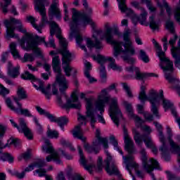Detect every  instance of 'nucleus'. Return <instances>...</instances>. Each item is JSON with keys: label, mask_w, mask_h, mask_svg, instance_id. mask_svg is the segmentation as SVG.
I'll list each match as a JSON object with an SVG mask.
<instances>
[{"label": "nucleus", "mask_w": 180, "mask_h": 180, "mask_svg": "<svg viewBox=\"0 0 180 180\" xmlns=\"http://www.w3.org/2000/svg\"><path fill=\"white\" fill-rule=\"evenodd\" d=\"M86 102V116L81 114H78L77 120L79 122V124L75 127L73 130L72 135L75 139H79L82 140L84 143V150L91 154L94 153V154H98L101 151V144L98 141H94L92 146L89 143L85 142L86 141V137L84 136V131L81 129L82 124L86 126V122H90V124L93 129H95V123L96 122V117H95V110H94V105L92 104V100L89 98H85Z\"/></svg>", "instance_id": "nucleus-1"}, {"label": "nucleus", "mask_w": 180, "mask_h": 180, "mask_svg": "<svg viewBox=\"0 0 180 180\" xmlns=\"http://www.w3.org/2000/svg\"><path fill=\"white\" fill-rule=\"evenodd\" d=\"M112 32H113V29L106 25L105 37L107 43H110V44L114 46V57H118L120 53H122L124 55L122 56L124 61H127L129 64H133L134 58L130 57V56H134L136 51L130 40V30L126 29L124 32L123 39L125 43L113 40Z\"/></svg>", "instance_id": "nucleus-2"}, {"label": "nucleus", "mask_w": 180, "mask_h": 180, "mask_svg": "<svg viewBox=\"0 0 180 180\" xmlns=\"http://www.w3.org/2000/svg\"><path fill=\"white\" fill-rule=\"evenodd\" d=\"M113 89L115 90V92H117L116 84H112L107 89L101 90V94L98 96V99L96 101V109L100 110V113L102 115L105 112L106 103H108L109 101H110L109 108L110 117L116 126H119V119L122 117V111L119 109V105H117V98L115 97L110 98V96L109 95V92L113 91Z\"/></svg>", "instance_id": "nucleus-3"}, {"label": "nucleus", "mask_w": 180, "mask_h": 180, "mask_svg": "<svg viewBox=\"0 0 180 180\" xmlns=\"http://www.w3.org/2000/svg\"><path fill=\"white\" fill-rule=\"evenodd\" d=\"M51 26V36H54L56 33V37L59 39V43L60 44V49L58 50V53H55L54 51L50 52L51 56L56 54L62 55V68L66 75V77H71V71L73 68L70 64L72 61V55L70 53V51L67 49L68 42L61 36V28L58 27V25L56 22L52 21L50 22Z\"/></svg>", "instance_id": "nucleus-4"}, {"label": "nucleus", "mask_w": 180, "mask_h": 180, "mask_svg": "<svg viewBox=\"0 0 180 180\" xmlns=\"http://www.w3.org/2000/svg\"><path fill=\"white\" fill-rule=\"evenodd\" d=\"M72 22L70 23V34L69 39L72 40L74 38L76 39V43L82 49L84 50L85 53H88V49H86V46L85 45H82V41H84V38H82V35L78 30V26L79 25H82L85 26L86 25H91V27L95 29L96 27V25L95 22L92 21V19L88 16V15L85 13H79L75 8H72Z\"/></svg>", "instance_id": "nucleus-5"}, {"label": "nucleus", "mask_w": 180, "mask_h": 180, "mask_svg": "<svg viewBox=\"0 0 180 180\" xmlns=\"http://www.w3.org/2000/svg\"><path fill=\"white\" fill-rule=\"evenodd\" d=\"M138 98L141 101V103L144 105L146 103V101H148L151 104V112L160 119V113L158 112V106H160V99L158 96V93L155 90H151L149 93L148 96L146 94V86H141V91L139 93Z\"/></svg>", "instance_id": "nucleus-6"}, {"label": "nucleus", "mask_w": 180, "mask_h": 180, "mask_svg": "<svg viewBox=\"0 0 180 180\" xmlns=\"http://www.w3.org/2000/svg\"><path fill=\"white\" fill-rule=\"evenodd\" d=\"M61 60H60V56H55L52 59V67L56 75V82L59 86V91L62 95H64L67 98V94H65V91L68 89V81L65 78V75L61 74Z\"/></svg>", "instance_id": "nucleus-7"}, {"label": "nucleus", "mask_w": 180, "mask_h": 180, "mask_svg": "<svg viewBox=\"0 0 180 180\" xmlns=\"http://www.w3.org/2000/svg\"><path fill=\"white\" fill-rule=\"evenodd\" d=\"M4 25L7 29L6 31V37L7 39H9V37H15V39H18V34H15V30L16 29L15 25H18L17 29L19 32H21V33H26V29L23 28V25H22V21H20V20L11 18L10 20H6L4 21Z\"/></svg>", "instance_id": "nucleus-8"}, {"label": "nucleus", "mask_w": 180, "mask_h": 180, "mask_svg": "<svg viewBox=\"0 0 180 180\" xmlns=\"http://www.w3.org/2000/svg\"><path fill=\"white\" fill-rule=\"evenodd\" d=\"M160 59V66L165 73V78L169 82L172 84L176 79L172 77V72H174V63L165 57V52H163V55H158Z\"/></svg>", "instance_id": "nucleus-9"}, {"label": "nucleus", "mask_w": 180, "mask_h": 180, "mask_svg": "<svg viewBox=\"0 0 180 180\" xmlns=\"http://www.w3.org/2000/svg\"><path fill=\"white\" fill-rule=\"evenodd\" d=\"M21 78L22 79H30V81H34L35 83H33V85L36 89L39 90L46 96L47 99H50L51 96V93L50 92V89L51 86L49 84L46 88L44 89V83L41 82L40 79H37L36 77L33 75L32 73L29 72H25L24 74L21 75Z\"/></svg>", "instance_id": "nucleus-10"}, {"label": "nucleus", "mask_w": 180, "mask_h": 180, "mask_svg": "<svg viewBox=\"0 0 180 180\" xmlns=\"http://www.w3.org/2000/svg\"><path fill=\"white\" fill-rule=\"evenodd\" d=\"M44 141L46 146H42V150L44 153H46V154H51L46 158V162H51V161H54L56 164H61V160H60V155L58 153L54 150V148L51 146V143H50V140L43 138Z\"/></svg>", "instance_id": "nucleus-11"}, {"label": "nucleus", "mask_w": 180, "mask_h": 180, "mask_svg": "<svg viewBox=\"0 0 180 180\" xmlns=\"http://www.w3.org/2000/svg\"><path fill=\"white\" fill-rule=\"evenodd\" d=\"M102 34H103V31L102 30H97L93 34V37L95 39L94 42L90 38L85 39L86 46L89 50H92L94 47L96 50H102L103 49L102 41H99V39L103 40V36Z\"/></svg>", "instance_id": "nucleus-12"}, {"label": "nucleus", "mask_w": 180, "mask_h": 180, "mask_svg": "<svg viewBox=\"0 0 180 180\" xmlns=\"http://www.w3.org/2000/svg\"><path fill=\"white\" fill-rule=\"evenodd\" d=\"M56 98L58 105L63 109H66V110H69V109H81V103H75V102H78V96L75 93L72 94L71 99L67 98L65 104L63 102L60 95H57Z\"/></svg>", "instance_id": "nucleus-13"}, {"label": "nucleus", "mask_w": 180, "mask_h": 180, "mask_svg": "<svg viewBox=\"0 0 180 180\" xmlns=\"http://www.w3.org/2000/svg\"><path fill=\"white\" fill-rule=\"evenodd\" d=\"M133 134L135 143L138 144V146H139L140 147H141V146L143 145V141L145 143L146 147H148V148H151L154 146V143L153 142L151 137L146 134L141 135L136 129H133Z\"/></svg>", "instance_id": "nucleus-14"}, {"label": "nucleus", "mask_w": 180, "mask_h": 180, "mask_svg": "<svg viewBox=\"0 0 180 180\" xmlns=\"http://www.w3.org/2000/svg\"><path fill=\"white\" fill-rule=\"evenodd\" d=\"M105 153L107 155V159L105 160V171L109 174V175H120L119 170L115 165V161L112 160V156L109 151L107 150H105Z\"/></svg>", "instance_id": "nucleus-15"}, {"label": "nucleus", "mask_w": 180, "mask_h": 180, "mask_svg": "<svg viewBox=\"0 0 180 180\" xmlns=\"http://www.w3.org/2000/svg\"><path fill=\"white\" fill-rule=\"evenodd\" d=\"M34 4L35 9L42 15V23H48L49 21L46 15V6L50 5L49 0H36Z\"/></svg>", "instance_id": "nucleus-16"}, {"label": "nucleus", "mask_w": 180, "mask_h": 180, "mask_svg": "<svg viewBox=\"0 0 180 180\" xmlns=\"http://www.w3.org/2000/svg\"><path fill=\"white\" fill-rule=\"evenodd\" d=\"M22 49L26 50V51H30V50H33L34 53L37 54L40 58H44L43 54L40 49L37 47V40L33 39V38H28L27 41V46H23Z\"/></svg>", "instance_id": "nucleus-17"}, {"label": "nucleus", "mask_w": 180, "mask_h": 180, "mask_svg": "<svg viewBox=\"0 0 180 180\" xmlns=\"http://www.w3.org/2000/svg\"><path fill=\"white\" fill-rule=\"evenodd\" d=\"M18 130L19 133H23L24 136H25L28 140H33V134L32 133V130L27 127V124L23 118L19 119Z\"/></svg>", "instance_id": "nucleus-18"}, {"label": "nucleus", "mask_w": 180, "mask_h": 180, "mask_svg": "<svg viewBox=\"0 0 180 180\" xmlns=\"http://www.w3.org/2000/svg\"><path fill=\"white\" fill-rule=\"evenodd\" d=\"M123 132L125 150L129 153V154H133V153H134V142L133 141V139L130 138V136H129L126 127H123Z\"/></svg>", "instance_id": "nucleus-19"}, {"label": "nucleus", "mask_w": 180, "mask_h": 180, "mask_svg": "<svg viewBox=\"0 0 180 180\" xmlns=\"http://www.w3.org/2000/svg\"><path fill=\"white\" fill-rule=\"evenodd\" d=\"M160 139V141L162 143V146L160 147L159 150H160L162 157L166 161H169L171 158L169 157V146L167 144V141L165 140V136L161 139Z\"/></svg>", "instance_id": "nucleus-20"}, {"label": "nucleus", "mask_w": 180, "mask_h": 180, "mask_svg": "<svg viewBox=\"0 0 180 180\" xmlns=\"http://www.w3.org/2000/svg\"><path fill=\"white\" fill-rule=\"evenodd\" d=\"M117 1L118 2L119 9L122 13H126L129 18L136 17L134 11L131 8H128L127 6H126V0H117Z\"/></svg>", "instance_id": "nucleus-21"}, {"label": "nucleus", "mask_w": 180, "mask_h": 180, "mask_svg": "<svg viewBox=\"0 0 180 180\" xmlns=\"http://www.w3.org/2000/svg\"><path fill=\"white\" fill-rule=\"evenodd\" d=\"M122 159L124 160V164L126 165V169H127L130 175H131V170H130V168H139V165L135 162H133L134 158L131 155H129L127 157L123 155Z\"/></svg>", "instance_id": "nucleus-22"}, {"label": "nucleus", "mask_w": 180, "mask_h": 180, "mask_svg": "<svg viewBox=\"0 0 180 180\" xmlns=\"http://www.w3.org/2000/svg\"><path fill=\"white\" fill-rule=\"evenodd\" d=\"M141 160L143 162V167L145 170H146V172H150V168L153 169V163L150 162V164H148L147 162L148 161V158H147V152H146V149H141ZM151 160L154 159H150V162H151Z\"/></svg>", "instance_id": "nucleus-23"}, {"label": "nucleus", "mask_w": 180, "mask_h": 180, "mask_svg": "<svg viewBox=\"0 0 180 180\" xmlns=\"http://www.w3.org/2000/svg\"><path fill=\"white\" fill-rule=\"evenodd\" d=\"M77 150L79 151V157H80V163L83 167L89 171L90 174H92V169L95 168V166L94 165H86V160H85V157L84 156V152L82 151V149L81 148V146H77Z\"/></svg>", "instance_id": "nucleus-24"}, {"label": "nucleus", "mask_w": 180, "mask_h": 180, "mask_svg": "<svg viewBox=\"0 0 180 180\" xmlns=\"http://www.w3.org/2000/svg\"><path fill=\"white\" fill-rule=\"evenodd\" d=\"M96 137L97 140H95L94 141H98L100 145H103L104 150H108L109 148V141L108 140V138H102L101 136V131L99 129L96 130Z\"/></svg>", "instance_id": "nucleus-25"}, {"label": "nucleus", "mask_w": 180, "mask_h": 180, "mask_svg": "<svg viewBox=\"0 0 180 180\" xmlns=\"http://www.w3.org/2000/svg\"><path fill=\"white\" fill-rule=\"evenodd\" d=\"M8 75L11 77V78H18V77L20 75L19 68H13L12 63L8 62Z\"/></svg>", "instance_id": "nucleus-26"}, {"label": "nucleus", "mask_w": 180, "mask_h": 180, "mask_svg": "<svg viewBox=\"0 0 180 180\" xmlns=\"http://www.w3.org/2000/svg\"><path fill=\"white\" fill-rule=\"evenodd\" d=\"M51 122H54L55 123H58V126L64 130V126L68 123V119L65 117H60L56 118L54 115H52V117L50 119Z\"/></svg>", "instance_id": "nucleus-27"}, {"label": "nucleus", "mask_w": 180, "mask_h": 180, "mask_svg": "<svg viewBox=\"0 0 180 180\" xmlns=\"http://www.w3.org/2000/svg\"><path fill=\"white\" fill-rule=\"evenodd\" d=\"M158 96H159V105H160L161 101H162L163 108H165V110H167V109H169V108H172L174 106V104H172V103H171V101H169V100L165 99L164 98V91L162 90L160 91V94H158Z\"/></svg>", "instance_id": "nucleus-28"}, {"label": "nucleus", "mask_w": 180, "mask_h": 180, "mask_svg": "<svg viewBox=\"0 0 180 180\" xmlns=\"http://www.w3.org/2000/svg\"><path fill=\"white\" fill-rule=\"evenodd\" d=\"M84 65H85V70H84L85 77H86V78L89 79L91 84H92V82H96V79L91 77V75L89 74V71L92 70V65H91V63L86 61L84 63Z\"/></svg>", "instance_id": "nucleus-29"}, {"label": "nucleus", "mask_w": 180, "mask_h": 180, "mask_svg": "<svg viewBox=\"0 0 180 180\" xmlns=\"http://www.w3.org/2000/svg\"><path fill=\"white\" fill-rule=\"evenodd\" d=\"M148 26L153 30V32H155V30H158L160 27V22L157 20H155V17L154 15H150L148 19Z\"/></svg>", "instance_id": "nucleus-30"}, {"label": "nucleus", "mask_w": 180, "mask_h": 180, "mask_svg": "<svg viewBox=\"0 0 180 180\" xmlns=\"http://www.w3.org/2000/svg\"><path fill=\"white\" fill-rule=\"evenodd\" d=\"M6 103L8 108H9V109H11V110L15 112V113H19V112L23 110V108H22V104L19 102L17 103L18 108H15V106H13V104H12V101L10 98H6Z\"/></svg>", "instance_id": "nucleus-31"}, {"label": "nucleus", "mask_w": 180, "mask_h": 180, "mask_svg": "<svg viewBox=\"0 0 180 180\" xmlns=\"http://www.w3.org/2000/svg\"><path fill=\"white\" fill-rule=\"evenodd\" d=\"M141 14L138 18L139 23L143 26H148V22H147V11L145 8L141 9Z\"/></svg>", "instance_id": "nucleus-32"}, {"label": "nucleus", "mask_w": 180, "mask_h": 180, "mask_svg": "<svg viewBox=\"0 0 180 180\" xmlns=\"http://www.w3.org/2000/svg\"><path fill=\"white\" fill-rule=\"evenodd\" d=\"M150 162L153 166H152V169L149 168V172H147L148 174H150L153 180H157V179H155V176H154V173H152V171H154V168L155 169L161 170V167L160 166V163H158V162L155 160L151 159Z\"/></svg>", "instance_id": "nucleus-33"}, {"label": "nucleus", "mask_w": 180, "mask_h": 180, "mask_svg": "<svg viewBox=\"0 0 180 180\" xmlns=\"http://www.w3.org/2000/svg\"><path fill=\"white\" fill-rule=\"evenodd\" d=\"M27 22H31V25H32L33 27H34V29H36L39 33H41V25L37 26L36 23H34L36 22V19L34 18L33 16H27Z\"/></svg>", "instance_id": "nucleus-34"}, {"label": "nucleus", "mask_w": 180, "mask_h": 180, "mask_svg": "<svg viewBox=\"0 0 180 180\" xmlns=\"http://www.w3.org/2000/svg\"><path fill=\"white\" fill-rule=\"evenodd\" d=\"M109 62L110 63L108 65V67L111 68V70H113L114 71H122V67L116 64V60H115V58H112V59L110 60Z\"/></svg>", "instance_id": "nucleus-35"}, {"label": "nucleus", "mask_w": 180, "mask_h": 180, "mask_svg": "<svg viewBox=\"0 0 180 180\" xmlns=\"http://www.w3.org/2000/svg\"><path fill=\"white\" fill-rule=\"evenodd\" d=\"M123 105H124V108H126V110L128 113V116H129V117L131 116H133V115H134V112H133V105H131V103H130L126 101H124Z\"/></svg>", "instance_id": "nucleus-36"}, {"label": "nucleus", "mask_w": 180, "mask_h": 180, "mask_svg": "<svg viewBox=\"0 0 180 180\" xmlns=\"http://www.w3.org/2000/svg\"><path fill=\"white\" fill-rule=\"evenodd\" d=\"M10 50L13 57H15V58H20V56L19 55V51H18V49H16L15 43L13 42L10 44Z\"/></svg>", "instance_id": "nucleus-37"}, {"label": "nucleus", "mask_w": 180, "mask_h": 180, "mask_svg": "<svg viewBox=\"0 0 180 180\" xmlns=\"http://www.w3.org/2000/svg\"><path fill=\"white\" fill-rule=\"evenodd\" d=\"M35 40H37V41H39V42L43 41V43H44L46 47L49 46V44H50L51 47L56 48V44H54V39H50L49 43L47 44V42L44 41V37H40L39 36H36Z\"/></svg>", "instance_id": "nucleus-38"}, {"label": "nucleus", "mask_w": 180, "mask_h": 180, "mask_svg": "<svg viewBox=\"0 0 180 180\" xmlns=\"http://www.w3.org/2000/svg\"><path fill=\"white\" fill-rule=\"evenodd\" d=\"M4 3H0V7L2 9L3 13L6 15V13L9 11V10H8V6L11 5L12 0H4Z\"/></svg>", "instance_id": "nucleus-39"}, {"label": "nucleus", "mask_w": 180, "mask_h": 180, "mask_svg": "<svg viewBox=\"0 0 180 180\" xmlns=\"http://www.w3.org/2000/svg\"><path fill=\"white\" fill-rule=\"evenodd\" d=\"M34 55L33 53H26L24 55L23 58L22 59V63H27L28 61L30 63H33V60H34Z\"/></svg>", "instance_id": "nucleus-40"}, {"label": "nucleus", "mask_w": 180, "mask_h": 180, "mask_svg": "<svg viewBox=\"0 0 180 180\" xmlns=\"http://www.w3.org/2000/svg\"><path fill=\"white\" fill-rule=\"evenodd\" d=\"M112 60V57H106L102 55H98V63L100 64V66L105 65L106 61H110Z\"/></svg>", "instance_id": "nucleus-41"}, {"label": "nucleus", "mask_w": 180, "mask_h": 180, "mask_svg": "<svg viewBox=\"0 0 180 180\" xmlns=\"http://www.w3.org/2000/svg\"><path fill=\"white\" fill-rule=\"evenodd\" d=\"M152 43L154 44L155 49H156V52L158 56H164V51H162V48L157 41H155V39H152Z\"/></svg>", "instance_id": "nucleus-42"}, {"label": "nucleus", "mask_w": 180, "mask_h": 180, "mask_svg": "<svg viewBox=\"0 0 180 180\" xmlns=\"http://www.w3.org/2000/svg\"><path fill=\"white\" fill-rule=\"evenodd\" d=\"M17 95H18L19 99L22 100V99L27 98V94H26V91L22 87H18V91H17Z\"/></svg>", "instance_id": "nucleus-43"}, {"label": "nucleus", "mask_w": 180, "mask_h": 180, "mask_svg": "<svg viewBox=\"0 0 180 180\" xmlns=\"http://www.w3.org/2000/svg\"><path fill=\"white\" fill-rule=\"evenodd\" d=\"M36 109L37 110V112L39 113V115H44V116H46V117H48V119H51L53 115L50 114V112L44 110L43 108H41L40 106L37 105L36 106Z\"/></svg>", "instance_id": "nucleus-44"}, {"label": "nucleus", "mask_w": 180, "mask_h": 180, "mask_svg": "<svg viewBox=\"0 0 180 180\" xmlns=\"http://www.w3.org/2000/svg\"><path fill=\"white\" fill-rule=\"evenodd\" d=\"M139 57L143 63H149L150 58H148V56L147 55V53L144 51V50L141 49L139 51Z\"/></svg>", "instance_id": "nucleus-45"}, {"label": "nucleus", "mask_w": 180, "mask_h": 180, "mask_svg": "<svg viewBox=\"0 0 180 180\" xmlns=\"http://www.w3.org/2000/svg\"><path fill=\"white\" fill-rule=\"evenodd\" d=\"M100 77L102 82L106 81V68L105 65H101V66H100Z\"/></svg>", "instance_id": "nucleus-46"}, {"label": "nucleus", "mask_w": 180, "mask_h": 180, "mask_svg": "<svg viewBox=\"0 0 180 180\" xmlns=\"http://www.w3.org/2000/svg\"><path fill=\"white\" fill-rule=\"evenodd\" d=\"M46 135L49 139H58V131L48 129Z\"/></svg>", "instance_id": "nucleus-47"}, {"label": "nucleus", "mask_w": 180, "mask_h": 180, "mask_svg": "<svg viewBox=\"0 0 180 180\" xmlns=\"http://www.w3.org/2000/svg\"><path fill=\"white\" fill-rule=\"evenodd\" d=\"M153 123L159 133V139L162 140L163 137H165V136H164V133L162 132V125H161V124L158 123V122H154Z\"/></svg>", "instance_id": "nucleus-48"}, {"label": "nucleus", "mask_w": 180, "mask_h": 180, "mask_svg": "<svg viewBox=\"0 0 180 180\" xmlns=\"http://www.w3.org/2000/svg\"><path fill=\"white\" fill-rule=\"evenodd\" d=\"M60 144L63 146V147H68L71 151H75V148L72 146V144L70 143L68 141H65V139H60Z\"/></svg>", "instance_id": "nucleus-49"}, {"label": "nucleus", "mask_w": 180, "mask_h": 180, "mask_svg": "<svg viewBox=\"0 0 180 180\" xmlns=\"http://www.w3.org/2000/svg\"><path fill=\"white\" fill-rule=\"evenodd\" d=\"M2 161H8V162H13V157L9 153H3L0 157Z\"/></svg>", "instance_id": "nucleus-50"}, {"label": "nucleus", "mask_w": 180, "mask_h": 180, "mask_svg": "<svg viewBox=\"0 0 180 180\" xmlns=\"http://www.w3.org/2000/svg\"><path fill=\"white\" fill-rule=\"evenodd\" d=\"M134 72L136 74V79H144V77H146L145 73H141L139 68H134Z\"/></svg>", "instance_id": "nucleus-51"}, {"label": "nucleus", "mask_w": 180, "mask_h": 180, "mask_svg": "<svg viewBox=\"0 0 180 180\" xmlns=\"http://www.w3.org/2000/svg\"><path fill=\"white\" fill-rule=\"evenodd\" d=\"M34 117V122L37 126V129L38 133H39V134H43V126H41V124H40V122H39V120L36 117Z\"/></svg>", "instance_id": "nucleus-52"}, {"label": "nucleus", "mask_w": 180, "mask_h": 180, "mask_svg": "<svg viewBox=\"0 0 180 180\" xmlns=\"http://www.w3.org/2000/svg\"><path fill=\"white\" fill-rule=\"evenodd\" d=\"M123 89L125 90L127 96L129 98H133V94L131 93V90H130V87L127 84V83H122V84Z\"/></svg>", "instance_id": "nucleus-53"}, {"label": "nucleus", "mask_w": 180, "mask_h": 180, "mask_svg": "<svg viewBox=\"0 0 180 180\" xmlns=\"http://www.w3.org/2000/svg\"><path fill=\"white\" fill-rule=\"evenodd\" d=\"M34 165L35 168H39V169H41L43 167H46V160H39L38 162H34Z\"/></svg>", "instance_id": "nucleus-54"}, {"label": "nucleus", "mask_w": 180, "mask_h": 180, "mask_svg": "<svg viewBox=\"0 0 180 180\" xmlns=\"http://www.w3.org/2000/svg\"><path fill=\"white\" fill-rule=\"evenodd\" d=\"M7 144H8L9 147H11V146H12V144H13L15 146V147H18V146H19V144H20V141H19V139H13L12 138H11L10 139L8 140L7 141Z\"/></svg>", "instance_id": "nucleus-55"}, {"label": "nucleus", "mask_w": 180, "mask_h": 180, "mask_svg": "<svg viewBox=\"0 0 180 180\" xmlns=\"http://www.w3.org/2000/svg\"><path fill=\"white\" fill-rule=\"evenodd\" d=\"M0 95L5 98L6 95L9 94V89H6L4 85L0 84Z\"/></svg>", "instance_id": "nucleus-56"}, {"label": "nucleus", "mask_w": 180, "mask_h": 180, "mask_svg": "<svg viewBox=\"0 0 180 180\" xmlns=\"http://www.w3.org/2000/svg\"><path fill=\"white\" fill-rule=\"evenodd\" d=\"M103 160L102 159L101 157H98V159L97 160V167H96V170L98 171V172H101L103 169Z\"/></svg>", "instance_id": "nucleus-57"}, {"label": "nucleus", "mask_w": 180, "mask_h": 180, "mask_svg": "<svg viewBox=\"0 0 180 180\" xmlns=\"http://www.w3.org/2000/svg\"><path fill=\"white\" fill-rule=\"evenodd\" d=\"M166 27L169 30L170 33H174V22L171 20L166 22Z\"/></svg>", "instance_id": "nucleus-58"}, {"label": "nucleus", "mask_w": 180, "mask_h": 180, "mask_svg": "<svg viewBox=\"0 0 180 180\" xmlns=\"http://www.w3.org/2000/svg\"><path fill=\"white\" fill-rule=\"evenodd\" d=\"M163 6L166 9V12L169 18H171V16L172 15L171 7H169V5H168V3H167V1L163 2Z\"/></svg>", "instance_id": "nucleus-59"}, {"label": "nucleus", "mask_w": 180, "mask_h": 180, "mask_svg": "<svg viewBox=\"0 0 180 180\" xmlns=\"http://www.w3.org/2000/svg\"><path fill=\"white\" fill-rule=\"evenodd\" d=\"M131 6H134L136 9H138L140 12L141 11V9H144V8L140 6V2L137 1H132L131 2Z\"/></svg>", "instance_id": "nucleus-60"}, {"label": "nucleus", "mask_w": 180, "mask_h": 180, "mask_svg": "<svg viewBox=\"0 0 180 180\" xmlns=\"http://www.w3.org/2000/svg\"><path fill=\"white\" fill-rule=\"evenodd\" d=\"M143 117L146 120H148V122H153L154 120V116L148 112H143Z\"/></svg>", "instance_id": "nucleus-61"}, {"label": "nucleus", "mask_w": 180, "mask_h": 180, "mask_svg": "<svg viewBox=\"0 0 180 180\" xmlns=\"http://www.w3.org/2000/svg\"><path fill=\"white\" fill-rule=\"evenodd\" d=\"M20 115H23L24 116H27V117H33V115L30 113V111L27 109H22L20 111Z\"/></svg>", "instance_id": "nucleus-62"}, {"label": "nucleus", "mask_w": 180, "mask_h": 180, "mask_svg": "<svg viewBox=\"0 0 180 180\" xmlns=\"http://www.w3.org/2000/svg\"><path fill=\"white\" fill-rule=\"evenodd\" d=\"M180 7H176L174 11V19L176 22H180Z\"/></svg>", "instance_id": "nucleus-63"}, {"label": "nucleus", "mask_w": 180, "mask_h": 180, "mask_svg": "<svg viewBox=\"0 0 180 180\" xmlns=\"http://www.w3.org/2000/svg\"><path fill=\"white\" fill-rule=\"evenodd\" d=\"M70 180H84L79 174H75L72 176H69Z\"/></svg>", "instance_id": "nucleus-64"}]
</instances>
